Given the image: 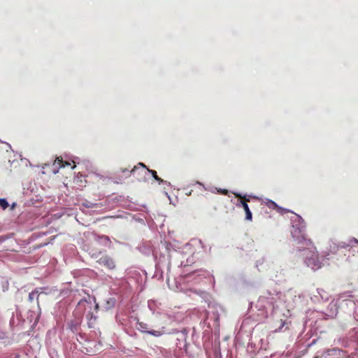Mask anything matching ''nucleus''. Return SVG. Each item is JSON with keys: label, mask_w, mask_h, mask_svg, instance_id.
<instances>
[{"label": "nucleus", "mask_w": 358, "mask_h": 358, "mask_svg": "<svg viewBox=\"0 0 358 358\" xmlns=\"http://www.w3.org/2000/svg\"><path fill=\"white\" fill-rule=\"evenodd\" d=\"M91 301H87V299H81L78 303V309H81L82 310L86 308V306H89L91 309Z\"/></svg>", "instance_id": "obj_6"}, {"label": "nucleus", "mask_w": 358, "mask_h": 358, "mask_svg": "<svg viewBox=\"0 0 358 358\" xmlns=\"http://www.w3.org/2000/svg\"><path fill=\"white\" fill-rule=\"evenodd\" d=\"M292 234L294 238L297 240L302 239L306 242V245H310L312 243L310 239L306 238V227L305 225L301 226V228H298L292 231Z\"/></svg>", "instance_id": "obj_2"}, {"label": "nucleus", "mask_w": 358, "mask_h": 358, "mask_svg": "<svg viewBox=\"0 0 358 358\" xmlns=\"http://www.w3.org/2000/svg\"><path fill=\"white\" fill-rule=\"evenodd\" d=\"M53 166H57L58 169L65 167L64 162L61 157L56 158V159L54 162Z\"/></svg>", "instance_id": "obj_9"}, {"label": "nucleus", "mask_w": 358, "mask_h": 358, "mask_svg": "<svg viewBox=\"0 0 358 358\" xmlns=\"http://www.w3.org/2000/svg\"><path fill=\"white\" fill-rule=\"evenodd\" d=\"M14 207H15V204L13 203V204L12 205V206H11V209H13V208H14Z\"/></svg>", "instance_id": "obj_19"}, {"label": "nucleus", "mask_w": 358, "mask_h": 358, "mask_svg": "<svg viewBox=\"0 0 358 358\" xmlns=\"http://www.w3.org/2000/svg\"><path fill=\"white\" fill-rule=\"evenodd\" d=\"M221 193H222V194H225V195H226V194H227V193H228V190H227V189H223V190H222V191H221Z\"/></svg>", "instance_id": "obj_17"}, {"label": "nucleus", "mask_w": 358, "mask_h": 358, "mask_svg": "<svg viewBox=\"0 0 358 358\" xmlns=\"http://www.w3.org/2000/svg\"><path fill=\"white\" fill-rule=\"evenodd\" d=\"M38 296H39V294H38V289H34L31 293H29V301L30 302H33L34 299L36 298L37 301H38Z\"/></svg>", "instance_id": "obj_8"}, {"label": "nucleus", "mask_w": 358, "mask_h": 358, "mask_svg": "<svg viewBox=\"0 0 358 358\" xmlns=\"http://www.w3.org/2000/svg\"><path fill=\"white\" fill-rule=\"evenodd\" d=\"M138 166H141V167H142V170H143V171H145L144 169H147V168H146L145 165H144L143 163H139V164H138Z\"/></svg>", "instance_id": "obj_16"}, {"label": "nucleus", "mask_w": 358, "mask_h": 358, "mask_svg": "<svg viewBox=\"0 0 358 358\" xmlns=\"http://www.w3.org/2000/svg\"><path fill=\"white\" fill-rule=\"evenodd\" d=\"M241 206L245 212V220L251 221L252 219V215L249 208L248 203L244 202V203H243V204H241Z\"/></svg>", "instance_id": "obj_7"}, {"label": "nucleus", "mask_w": 358, "mask_h": 358, "mask_svg": "<svg viewBox=\"0 0 358 358\" xmlns=\"http://www.w3.org/2000/svg\"><path fill=\"white\" fill-rule=\"evenodd\" d=\"M147 171L150 173L152 176V177L160 184V183H162L164 182V180L159 178L158 176H157V171H154V170H150V169H147Z\"/></svg>", "instance_id": "obj_10"}, {"label": "nucleus", "mask_w": 358, "mask_h": 358, "mask_svg": "<svg viewBox=\"0 0 358 358\" xmlns=\"http://www.w3.org/2000/svg\"><path fill=\"white\" fill-rule=\"evenodd\" d=\"M9 204L6 199H0V206L3 210L6 209L8 207Z\"/></svg>", "instance_id": "obj_12"}, {"label": "nucleus", "mask_w": 358, "mask_h": 358, "mask_svg": "<svg viewBox=\"0 0 358 358\" xmlns=\"http://www.w3.org/2000/svg\"><path fill=\"white\" fill-rule=\"evenodd\" d=\"M97 262L99 264L106 266L107 268H108L110 270H113L115 268V263L114 260L108 255L102 256L97 261Z\"/></svg>", "instance_id": "obj_3"}, {"label": "nucleus", "mask_w": 358, "mask_h": 358, "mask_svg": "<svg viewBox=\"0 0 358 358\" xmlns=\"http://www.w3.org/2000/svg\"><path fill=\"white\" fill-rule=\"evenodd\" d=\"M266 205L268 206V207H269L271 208H273V209H275L278 207V205L274 201H273L271 200L268 201V202L266 203Z\"/></svg>", "instance_id": "obj_13"}, {"label": "nucleus", "mask_w": 358, "mask_h": 358, "mask_svg": "<svg viewBox=\"0 0 358 358\" xmlns=\"http://www.w3.org/2000/svg\"><path fill=\"white\" fill-rule=\"evenodd\" d=\"M64 164H65V166H66L70 165V163L67 162H64Z\"/></svg>", "instance_id": "obj_18"}, {"label": "nucleus", "mask_w": 358, "mask_h": 358, "mask_svg": "<svg viewBox=\"0 0 358 358\" xmlns=\"http://www.w3.org/2000/svg\"><path fill=\"white\" fill-rule=\"evenodd\" d=\"M137 169H138V167H137V166H134V167L133 168V169L131 171V173H132V174H134H134H135V173H136V171H137Z\"/></svg>", "instance_id": "obj_15"}, {"label": "nucleus", "mask_w": 358, "mask_h": 358, "mask_svg": "<svg viewBox=\"0 0 358 358\" xmlns=\"http://www.w3.org/2000/svg\"><path fill=\"white\" fill-rule=\"evenodd\" d=\"M236 197L240 198V203L241 204H243V203H246L250 201V199L247 196H241L240 194H235Z\"/></svg>", "instance_id": "obj_11"}, {"label": "nucleus", "mask_w": 358, "mask_h": 358, "mask_svg": "<svg viewBox=\"0 0 358 358\" xmlns=\"http://www.w3.org/2000/svg\"><path fill=\"white\" fill-rule=\"evenodd\" d=\"M138 329L141 331L142 332H146L150 335L155 336H159L162 335V332L160 331H155V330H151L148 331V325L143 322H139L138 323Z\"/></svg>", "instance_id": "obj_4"}, {"label": "nucleus", "mask_w": 358, "mask_h": 358, "mask_svg": "<svg viewBox=\"0 0 358 358\" xmlns=\"http://www.w3.org/2000/svg\"><path fill=\"white\" fill-rule=\"evenodd\" d=\"M80 324V320L79 319H76L74 320H71L68 322V328L71 329L73 332H76L78 330V327Z\"/></svg>", "instance_id": "obj_5"}, {"label": "nucleus", "mask_w": 358, "mask_h": 358, "mask_svg": "<svg viewBox=\"0 0 358 358\" xmlns=\"http://www.w3.org/2000/svg\"><path fill=\"white\" fill-rule=\"evenodd\" d=\"M57 172H58V170H57V171H54V173H57Z\"/></svg>", "instance_id": "obj_20"}, {"label": "nucleus", "mask_w": 358, "mask_h": 358, "mask_svg": "<svg viewBox=\"0 0 358 358\" xmlns=\"http://www.w3.org/2000/svg\"><path fill=\"white\" fill-rule=\"evenodd\" d=\"M83 205L87 207V208H92L94 207V206H96L95 203H90V202H87V203H83Z\"/></svg>", "instance_id": "obj_14"}, {"label": "nucleus", "mask_w": 358, "mask_h": 358, "mask_svg": "<svg viewBox=\"0 0 358 358\" xmlns=\"http://www.w3.org/2000/svg\"><path fill=\"white\" fill-rule=\"evenodd\" d=\"M15 358H19V357H15Z\"/></svg>", "instance_id": "obj_21"}, {"label": "nucleus", "mask_w": 358, "mask_h": 358, "mask_svg": "<svg viewBox=\"0 0 358 358\" xmlns=\"http://www.w3.org/2000/svg\"><path fill=\"white\" fill-rule=\"evenodd\" d=\"M308 266L316 271L321 268L322 263L319 259L318 254L313 252L310 257H307L305 261Z\"/></svg>", "instance_id": "obj_1"}]
</instances>
